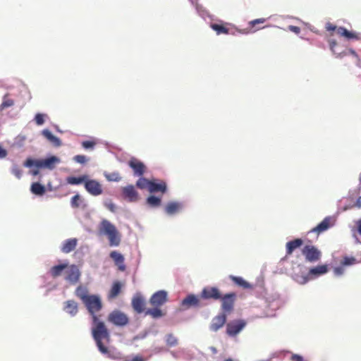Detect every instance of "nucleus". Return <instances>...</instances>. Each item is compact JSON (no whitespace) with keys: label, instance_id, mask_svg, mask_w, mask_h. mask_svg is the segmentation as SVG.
Returning a JSON list of instances; mask_svg holds the SVG:
<instances>
[{"label":"nucleus","instance_id":"obj_56","mask_svg":"<svg viewBox=\"0 0 361 361\" xmlns=\"http://www.w3.org/2000/svg\"><path fill=\"white\" fill-rule=\"evenodd\" d=\"M356 230L361 236V218L355 221Z\"/></svg>","mask_w":361,"mask_h":361},{"label":"nucleus","instance_id":"obj_52","mask_svg":"<svg viewBox=\"0 0 361 361\" xmlns=\"http://www.w3.org/2000/svg\"><path fill=\"white\" fill-rule=\"evenodd\" d=\"M288 30L293 32H294L296 35L300 34L301 30L300 27L295 26V25H289Z\"/></svg>","mask_w":361,"mask_h":361},{"label":"nucleus","instance_id":"obj_51","mask_svg":"<svg viewBox=\"0 0 361 361\" xmlns=\"http://www.w3.org/2000/svg\"><path fill=\"white\" fill-rule=\"evenodd\" d=\"M265 20H266L265 18H257V19L250 21L249 25H251L252 27H253L257 24L264 23L265 22Z\"/></svg>","mask_w":361,"mask_h":361},{"label":"nucleus","instance_id":"obj_4","mask_svg":"<svg viewBox=\"0 0 361 361\" xmlns=\"http://www.w3.org/2000/svg\"><path fill=\"white\" fill-rule=\"evenodd\" d=\"M107 321L116 327L123 328L130 323V318L124 312L115 309L108 314Z\"/></svg>","mask_w":361,"mask_h":361},{"label":"nucleus","instance_id":"obj_61","mask_svg":"<svg viewBox=\"0 0 361 361\" xmlns=\"http://www.w3.org/2000/svg\"><path fill=\"white\" fill-rule=\"evenodd\" d=\"M209 349H210V350H211L214 354L217 353V350H216V348L215 347H214V346H211V347H209Z\"/></svg>","mask_w":361,"mask_h":361},{"label":"nucleus","instance_id":"obj_22","mask_svg":"<svg viewBox=\"0 0 361 361\" xmlns=\"http://www.w3.org/2000/svg\"><path fill=\"white\" fill-rule=\"evenodd\" d=\"M63 311L70 317H75L79 311L78 303L74 300H68L63 303Z\"/></svg>","mask_w":361,"mask_h":361},{"label":"nucleus","instance_id":"obj_39","mask_svg":"<svg viewBox=\"0 0 361 361\" xmlns=\"http://www.w3.org/2000/svg\"><path fill=\"white\" fill-rule=\"evenodd\" d=\"M210 27L217 35L229 33V30L221 24L212 23Z\"/></svg>","mask_w":361,"mask_h":361},{"label":"nucleus","instance_id":"obj_44","mask_svg":"<svg viewBox=\"0 0 361 361\" xmlns=\"http://www.w3.org/2000/svg\"><path fill=\"white\" fill-rule=\"evenodd\" d=\"M195 9H196L197 14L203 19H205L207 16H209L208 12L205 10V8L202 5L196 4Z\"/></svg>","mask_w":361,"mask_h":361},{"label":"nucleus","instance_id":"obj_64","mask_svg":"<svg viewBox=\"0 0 361 361\" xmlns=\"http://www.w3.org/2000/svg\"><path fill=\"white\" fill-rule=\"evenodd\" d=\"M55 128H56V131H57V132L61 133H62V130H60V128H59V126H55Z\"/></svg>","mask_w":361,"mask_h":361},{"label":"nucleus","instance_id":"obj_60","mask_svg":"<svg viewBox=\"0 0 361 361\" xmlns=\"http://www.w3.org/2000/svg\"><path fill=\"white\" fill-rule=\"evenodd\" d=\"M47 188L49 190V191H52L53 190V187H52V185H51V182H49L47 185Z\"/></svg>","mask_w":361,"mask_h":361},{"label":"nucleus","instance_id":"obj_13","mask_svg":"<svg viewBox=\"0 0 361 361\" xmlns=\"http://www.w3.org/2000/svg\"><path fill=\"white\" fill-rule=\"evenodd\" d=\"M180 306L184 310L198 308L200 307V299L197 295L189 293L180 301Z\"/></svg>","mask_w":361,"mask_h":361},{"label":"nucleus","instance_id":"obj_17","mask_svg":"<svg viewBox=\"0 0 361 361\" xmlns=\"http://www.w3.org/2000/svg\"><path fill=\"white\" fill-rule=\"evenodd\" d=\"M334 225V219L331 216H326L321 222H319L314 228L311 229L308 233H317V234H320Z\"/></svg>","mask_w":361,"mask_h":361},{"label":"nucleus","instance_id":"obj_49","mask_svg":"<svg viewBox=\"0 0 361 361\" xmlns=\"http://www.w3.org/2000/svg\"><path fill=\"white\" fill-rule=\"evenodd\" d=\"M149 333V330H145V331L138 334L137 335L135 336L133 338V341H136L138 340L145 339L148 336Z\"/></svg>","mask_w":361,"mask_h":361},{"label":"nucleus","instance_id":"obj_27","mask_svg":"<svg viewBox=\"0 0 361 361\" xmlns=\"http://www.w3.org/2000/svg\"><path fill=\"white\" fill-rule=\"evenodd\" d=\"M69 267V263L67 260L64 262L54 265L49 269V274L53 278L60 276L63 271Z\"/></svg>","mask_w":361,"mask_h":361},{"label":"nucleus","instance_id":"obj_55","mask_svg":"<svg viewBox=\"0 0 361 361\" xmlns=\"http://www.w3.org/2000/svg\"><path fill=\"white\" fill-rule=\"evenodd\" d=\"M337 45V42L336 40L334 39H331L329 40V47H330V49L331 51L334 53V54H336V51H335V47Z\"/></svg>","mask_w":361,"mask_h":361},{"label":"nucleus","instance_id":"obj_2","mask_svg":"<svg viewBox=\"0 0 361 361\" xmlns=\"http://www.w3.org/2000/svg\"><path fill=\"white\" fill-rule=\"evenodd\" d=\"M61 161L59 157L53 154H49L42 159H35L29 157L24 161L23 166L31 169L30 173L32 176H37L39 174V169H49L52 171Z\"/></svg>","mask_w":361,"mask_h":361},{"label":"nucleus","instance_id":"obj_37","mask_svg":"<svg viewBox=\"0 0 361 361\" xmlns=\"http://www.w3.org/2000/svg\"><path fill=\"white\" fill-rule=\"evenodd\" d=\"M104 176L106 179L109 182H119L121 180V176L120 173L117 171H114L112 173L104 172Z\"/></svg>","mask_w":361,"mask_h":361},{"label":"nucleus","instance_id":"obj_45","mask_svg":"<svg viewBox=\"0 0 361 361\" xmlns=\"http://www.w3.org/2000/svg\"><path fill=\"white\" fill-rule=\"evenodd\" d=\"M47 115L42 113H37L35 116L34 120L37 126H42L45 122V117Z\"/></svg>","mask_w":361,"mask_h":361},{"label":"nucleus","instance_id":"obj_50","mask_svg":"<svg viewBox=\"0 0 361 361\" xmlns=\"http://www.w3.org/2000/svg\"><path fill=\"white\" fill-rule=\"evenodd\" d=\"M344 266L341 265V264L338 266V267H334V274L336 276H342L343 274H344Z\"/></svg>","mask_w":361,"mask_h":361},{"label":"nucleus","instance_id":"obj_26","mask_svg":"<svg viewBox=\"0 0 361 361\" xmlns=\"http://www.w3.org/2000/svg\"><path fill=\"white\" fill-rule=\"evenodd\" d=\"M42 135H43L52 145L55 147H59L62 145L61 139L55 136L51 130L46 128L41 131Z\"/></svg>","mask_w":361,"mask_h":361},{"label":"nucleus","instance_id":"obj_48","mask_svg":"<svg viewBox=\"0 0 361 361\" xmlns=\"http://www.w3.org/2000/svg\"><path fill=\"white\" fill-rule=\"evenodd\" d=\"M14 104V102L13 99H4L3 102L0 105V111H2L3 109L11 107Z\"/></svg>","mask_w":361,"mask_h":361},{"label":"nucleus","instance_id":"obj_53","mask_svg":"<svg viewBox=\"0 0 361 361\" xmlns=\"http://www.w3.org/2000/svg\"><path fill=\"white\" fill-rule=\"evenodd\" d=\"M292 361H305L304 357L299 354H293L291 356Z\"/></svg>","mask_w":361,"mask_h":361},{"label":"nucleus","instance_id":"obj_1","mask_svg":"<svg viewBox=\"0 0 361 361\" xmlns=\"http://www.w3.org/2000/svg\"><path fill=\"white\" fill-rule=\"evenodd\" d=\"M82 302L91 317V334L98 350L108 358L117 359L116 353L108 347L111 341L110 331L105 322L97 314L103 307L101 297L91 294Z\"/></svg>","mask_w":361,"mask_h":361},{"label":"nucleus","instance_id":"obj_6","mask_svg":"<svg viewBox=\"0 0 361 361\" xmlns=\"http://www.w3.org/2000/svg\"><path fill=\"white\" fill-rule=\"evenodd\" d=\"M247 322L243 319H233L226 323V333L229 337H235L246 326Z\"/></svg>","mask_w":361,"mask_h":361},{"label":"nucleus","instance_id":"obj_19","mask_svg":"<svg viewBox=\"0 0 361 361\" xmlns=\"http://www.w3.org/2000/svg\"><path fill=\"white\" fill-rule=\"evenodd\" d=\"M183 209V204L181 202L171 201L164 207V212L169 216H173L181 212Z\"/></svg>","mask_w":361,"mask_h":361},{"label":"nucleus","instance_id":"obj_12","mask_svg":"<svg viewBox=\"0 0 361 361\" xmlns=\"http://www.w3.org/2000/svg\"><path fill=\"white\" fill-rule=\"evenodd\" d=\"M168 301V292L165 290H159L154 293L149 300V303L152 306L161 307Z\"/></svg>","mask_w":361,"mask_h":361},{"label":"nucleus","instance_id":"obj_14","mask_svg":"<svg viewBox=\"0 0 361 361\" xmlns=\"http://www.w3.org/2000/svg\"><path fill=\"white\" fill-rule=\"evenodd\" d=\"M168 185L165 180L158 178H152L149 189L150 193L154 194L159 192L164 195L166 194L168 192Z\"/></svg>","mask_w":361,"mask_h":361},{"label":"nucleus","instance_id":"obj_40","mask_svg":"<svg viewBox=\"0 0 361 361\" xmlns=\"http://www.w3.org/2000/svg\"><path fill=\"white\" fill-rule=\"evenodd\" d=\"M104 207L111 212L115 214L117 212L118 207L112 202L111 199L106 198L103 201Z\"/></svg>","mask_w":361,"mask_h":361},{"label":"nucleus","instance_id":"obj_54","mask_svg":"<svg viewBox=\"0 0 361 361\" xmlns=\"http://www.w3.org/2000/svg\"><path fill=\"white\" fill-rule=\"evenodd\" d=\"M8 155L7 150L0 145V159L6 158Z\"/></svg>","mask_w":361,"mask_h":361},{"label":"nucleus","instance_id":"obj_24","mask_svg":"<svg viewBox=\"0 0 361 361\" xmlns=\"http://www.w3.org/2000/svg\"><path fill=\"white\" fill-rule=\"evenodd\" d=\"M123 286V284L122 283L121 281L118 280L113 281L110 290L108 293V299L114 300L121 293Z\"/></svg>","mask_w":361,"mask_h":361},{"label":"nucleus","instance_id":"obj_33","mask_svg":"<svg viewBox=\"0 0 361 361\" xmlns=\"http://www.w3.org/2000/svg\"><path fill=\"white\" fill-rule=\"evenodd\" d=\"M229 278L232 280V281L236 284L237 286L242 287L243 288H251L252 287V284L245 281L241 276H236L233 275H230Z\"/></svg>","mask_w":361,"mask_h":361},{"label":"nucleus","instance_id":"obj_34","mask_svg":"<svg viewBox=\"0 0 361 361\" xmlns=\"http://www.w3.org/2000/svg\"><path fill=\"white\" fill-rule=\"evenodd\" d=\"M139 178L135 183V186L141 190L147 188L148 191L149 192L150 189V183L152 182V178L148 179L145 177L142 176H138Z\"/></svg>","mask_w":361,"mask_h":361},{"label":"nucleus","instance_id":"obj_47","mask_svg":"<svg viewBox=\"0 0 361 361\" xmlns=\"http://www.w3.org/2000/svg\"><path fill=\"white\" fill-rule=\"evenodd\" d=\"M73 160L76 163L85 164L89 161V158L83 154H78L73 157Z\"/></svg>","mask_w":361,"mask_h":361},{"label":"nucleus","instance_id":"obj_58","mask_svg":"<svg viewBox=\"0 0 361 361\" xmlns=\"http://www.w3.org/2000/svg\"><path fill=\"white\" fill-rule=\"evenodd\" d=\"M355 206L357 208H361V196H359L355 202Z\"/></svg>","mask_w":361,"mask_h":361},{"label":"nucleus","instance_id":"obj_59","mask_svg":"<svg viewBox=\"0 0 361 361\" xmlns=\"http://www.w3.org/2000/svg\"><path fill=\"white\" fill-rule=\"evenodd\" d=\"M238 32L240 33V34H243V35H247L248 34V30L247 29H243V30H238Z\"/></svg>","mask_w":361,"mask_h":361},{"label":"nucleus","instance_id":"obj_21","mask_svg":"<svg viewBox=\"0 0 361 361\" xmlns=\"http://www.w3.org/2000/svg\"><path fill=\"white\" fill-rule=\"evenodd\" d=\"M131 305L133 310L137 314H141L145 311V300L143 295L140 293H137L133 297Z\"/></svg>","mask_w":361,"mask_h":361},{"label":"nucleus","instance_id":"obj_62","mask_svg":"<svg viewBox=\"0 0 361 361\" xmlns=\"http://www.w3.org/2000/svg\"><path fill=\"white\" fill-rule=\"evenodd\" d=\"M171 355L174 357V358H178V355L176 352L174 351H171Z\"/></svg>","mask_w":361,"mask_h":361},{"label":"nucleus","instance_id":"obj_16","mask_svg":"<svg viewBox=\"0 0 361 361\" xmlns=\"http://www.w3.org/2000/svg\"><path fill=\"white\" fill-rule=\"evenodd\" d=\"M227 314L226 312H221L212 318L209 324V330L212 332H216L225 324L226 325Z\"/></svg>","mask_w":361,"mask_h":361},{"label":"nucleus","instance_id":"obj_20","mask_svg":"<svg viewBox=\"0 0 361 361\" xmlns=\"http://www.w3.org/2000/svg\"><path fill=\"white\" fill-rule=\"evenodd\" d=\"M69 268L67 275L65 277V280L69 282L71 284H76L80 278L81 272L76 264H71Z\"/></svg>","mask_w":361,"mask_h":361},{"label":"nucleus","instance_id":"obj_8","mask_svg":"<svg viewBox=\"0 0 361 361\" xmlns=\"http://www.w3.org/2000/svg\"><path fill=\"white\" fill-rule=\"evenodd\" d=\"M329 271V267L327 264H320L316 267H312L309 269L308 275L302 276V281H300L301 284H305L309 281V276L319 277L324 275Z\"/></svg>","mask_w":361,"mask_h":361},{"label":"nucleus","instance_id":"obj_15","mask_svg":"<svg viewBox=\"0 0 361 361\" xmlns=\"http://www.w3.org/2000/svg\"><path fill=\"white\" fill-rule=\"evenodd\" d=\"M128 166L133 170L135 176H142L147 169L145 164L135 157L130 159Z\"/></svg>","mask_w":361,"mask_h":361},{"label":"nucleus","instance_id":"obj_30","mask_svg":"<svg viewBox=\"0 0 361 361\" xmlns=\"http://www.w3.org/2000/svg\"><path fill=\"white\" fill-rule=\"evenodd\" d=\"M145 203L150 208H158L161 205L162 199L161 197L151 193V195L146 198Z\"/></svg>","mask_w":361,"mask_h":361},{"label":"nucleus","instance_id":"obj_7","mask_svg":"<svg viewBox=\"0 0 361 361\" xmlns=\"http://www.w3.org/2000/svg\"><path fill=\"white\" fill-rule=\"evenodd\" d=\"M302 254L307 262L314 263L319 261L322 256L321 251L314 245H305L302 249Z\"/></svg>","mask_w":361,"mask_h":361},{"label":"nucleus","instance_id":"obj_28","mask_svg":"<svg viewBox=\"0 0 361 361\" xmlns=\"http://www.w3.org/2000/svg\"><path fill=\"white\" fill-rule=\"evenodd\" d=\"M303 243V240L299 238L287 242L286 244V254L288 255H291L295 250L300 247Z\"/></svg>","mask_w":361,"mask_h":361},{"label":"nucleus","instance_id":"obj_10","mask_svg":"<svg viewBox=\"0 0 361 361\" xmlns=\"http://www.w3.org/2000/svg\"><path fill=\"white\" fill-rule=\"evenodd\" d=\"M84 188L92 196H99L103 192L101 183L95 179L89 178V176H87Z\"/></svg>","mask_w":361,"mask_h":361},{"label":"nucleus","instance_id":"obj_11","mask_svg":"<svg viewBox=\"0 0 361 361\" xmlns=\"http://www.w3.org/2000/svg\"><path fill=\"white\" fill-rule=\"evenodd\" d=\"M200 297L203 300H219L221 297V292L216 286H207L202 288Z\"/></svg>","mask_w":361,"mask_h":361},{"label":"nucleus","instance_id":"obj_18","mask_svg":"<svg viewBox=\"0 0 361 361\" xmlns=\"http://www.w3.org/2000/svg\"><path fill=\"white\" fill-rule=\"evenodd\" d=\"M121 195L123 199L130 202H136L139 198V193L133 185H128L121 188Z\"/></svg>","mask_w":361,"mask_h":361},{"label":"nucleus","instance_id":"obj_42","mask_svg":"<svg viewBox=\"0 0 361 361\" xmlns=\"http://www.w3.org/2000/svg\"><path fill=\"white\" fill-rule=\"evenodd\" d=\"M82 202L80 194L77 193L73 195L71 200V206L72 208H78Z\"/></svg>","mask_w":361,"mask_h":361},{"label":"nucleus","instance_id":"obj_63","mask_svg":"<svg viewBox=\"0 0 361 361\" xmlns=\"http://www.w3.org/2000/svg\"><path fill=\"white\" fill-rule=\"evenodd\" d=\"M354 238H355V243H360V244H361V241L357 238V237L355 235H354Z\"/></svg>","mask_w":361,"mask_h":361},{"label":"nucleus","instance_id":"obj_46","mask_svg":"<svg viewBox=\"0 0 361 361\" xmlns=\"http://www.w3.org/2000/svg\"><path fill=\"white\" fill-rule=\"evenodd\" d=\"M81 145L86 150H92L96 145V142L93 140H84L82 142Z\"/></svg>","mask_w":361,"mask_h":361},{"label":"nucleus","instance_id":"obj_9","mask_svg":"<svg viewBox=\"0 0 361 361\" xmlns=\"http://www.w3.org/2000/svg\"><path fill=\"white\" fill-rule=\"evenodd\" d=\"M236 297V293L234 292L226 293L224 295L221 294L219 300L221 301L223 312H230L233 310Z\"/></svg>","mask_w":361,"mask_h":361},{"label":"nucleus","instance_id":"obj_36","mask_svg":"<svg viewBox=\"0 0 361 361\" xmlns=\"http://www.w3.org/2000/svg\"><path fill=\"white\" fill-rule=\"evenodd\" d=\"M359 262L357 260V259L353 256H348L345 255L343 256L341 264V265L344 267H350L353 265H355L357 264Z\"/></svg>","mask_w":361,"mask_h":361},{"label":"nucleus","instance_id":"obj_31","mask_svg":"<svg viewBox=\"0 0 361 361\" xmlns=\"http://www.w3.org/2000/svg\"><path fill=\"white\" fill-rule=\"evenodd\" d=\"M152 308H148L145 311V315H149L154 319H158L163 317L165 315V313L160 308V307L152 306Z\"/></svg>","mask_w":361,"mask_h":361},{"label":"nucleus","instance_id":"obj_23","mask_svg":"<svg viewBox=\"0 0 361 361\" xmlns=\"http://www.w3.org/2000/svg\"><path fill=\"white\" fill-rule=\"evenodd\" d=\"M109 257L112 259L116 266H117L118 269L124 271L126 269V266L124 264V256L119 252L116 250L111 251L109 254Z\"/></svg>","mask_w":361,"mask_h":361},{"label":"nucleus","instance_id":"obj_29","mask_svg":"<svg viewBox=\"0 0 361 361\" xmlns=\"http://www.w3.org/2000/svg\"><path fill=\"white\" fill-rule=\"evenodd\" d=\"M30 190L32 194L42 197L46 193L47 187L38 181L33 182L30 185Z\"/></svg>","mask_w":361,"mask_h":361},{"label":"nucleus","instance_id":"obj_35","mask_svg":"<svg viewBox=\"0 0 361 361\" xmlns=\"http://www.w3.org/2000/svg\"><path fill=\"white\" fill-rule=\"evenodd\" d=\"M25 140L26 136L20 134L14 138L13 142L12 143L11 146L16 149H20L24 147Z\"/></svg>","mask_w":361,"mask_h":361},{"label":"nucleus","instance_id":"obj_3","mask_svg":"<svg viewBox=\"0 0 361 361\" xmlns=\"http://www.w3.org/2000/svg\"><path fill=\"white\" fill-rule=\"evenodd\" d=\"M100 235H106L111 247H117L120 245L121 237L116 226L107 219H102L99 224Z\"/></svg>","mask_w":361,"mask_h":361},{"label":"nucleus","instance_id":"obj_38","mask_svg":"<svg viewBox=\"0 0 361 361\" xmlns=\"http://www.w3.org/2000/svg\"><path fill=\"white\" fill-rule=\"evenodd\" d=\"M75 295L81 299L83 302L90 295L87 293V290L86 288L79 286L75 289Z\"/></svg>","mask_w":361,"mask_h":361},{"label":"nucleus","instance_id":"obj_25","mask_svg":"<svg viewBox=\"0 0 361 361\" xmlns=\"http://www.w3.org/2000/svg\"><path fill=\"white\" fill-rule=\"evenodd\" d=\"M78 239L75 238H68L65 240L61 246V251L63 253H70L73 251L78 245Z\"/></svg>","mask_w":361,"mask_h":361},{"label":"nucleus","instance_id":"obj_43","mask_svg":"<svg viewBox=\"0 0 361 361\" xmlns=\"http://www.w3.org/2000/svg\"><path fill=\"white\" fill-rule=\"evenodd\" d=\"M11 173L18 179H20L23 176V171L16 164H13L11 169Z\"/></svg>","mask_w":361,"mask_h":361},{"label":"nucleus","instance_id":"obj_32","mask_svg":"<svg viewBox=\"0 0 361 361\" xmlns=\"http://www.w3.org/2000/svg\"><path fill=\"white\" fill-rule=\"evenodd\" d=\"M87 176H88L87 174H83L78 176H68L66 180V183L69 185H78L80 184H83L85 185Z\"/></svg>","mask_w":361,"mask_h":361},{"label":"nucleus","instance_id":"obj_41","mask_svg":"<svg viewBox=\"0 0 361 361\" xmlns=\"http://www.w3.org/2000/svg\"><path fill=\"white\" fill-rule=\"evenodd\" d=\"M165 341L166 345L169 347H174L178 345V339L172 334H168L166 335Z\"/></svg>","mask_w":361,"mask_h":361},{"label":"nucleus","instance_id":"obj_57","mask_svg":"<svg viewBox=\"0 0 361 361\" xmlns=\"http://www.w3.org/2000/svg\"><path fill=\"white\" fill-rule=\"evenodd\" d=\"M130 361H145V358L139 355L133 356Z\"/></svg>","mask_w":361,"mask_h":361},{"label":"nucleus","instance_id":"obj_5","mask_svg":"<svg viewBox=\"0 0 361 361\" xmlns=\"http://www.w3.org/2000/svg\"><path fill=\"white\" fill-rule=\"evenodd\" d=\"M326 29L327 31H337V33L343 37L347 40H358L360 39L359 34L354 31L348 30L346 27L340 26L337 27L331 23L326 24Z\"/></svg>","mask_w":361,"mask_h":361}]
</instances>
